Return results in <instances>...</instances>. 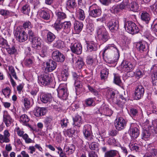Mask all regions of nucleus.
Instances as JSON below:
<instances>
[{
  "instance_id": "nucleus-55",
  "label": "nucleus",
  "mask_w": 157,
  "mask_h": 157,
  "mask_svg": "<svg viewBox=\"0 0 157 157\" xmlns=\"http://www.w3.org/2000/svg\"><path fill=\"white\" fill-rule=\"evenodd\" d=\"M10 140L9 138H8L3 135L0 134V142L1 143H7L10 142Z\"/></svg>"
},
{
  "instance_id": "nucleus-41",
  "label": "nucleus",
  "mask_w": 157,
  "mask_h": 157,
  "mask_svg": "<svg viewBox=\"0 0 157 157\" xmlns=\"http://www.w3.org/2000/svg\"><path fill=\"white\" fill-rule=\"evenodd\" d=\"M66 5L68 8L72 9L75 8L77 4L75 0H67Z\"/></svg>"
},
{
  "instance_id": "nucleus-10",
  "label": "nucleus",
  "mask_w": 157,
  "mask_h": 157,
  "mask_svg": "<svg viewBox=\"0 0 157 157\" xmlns=\"http://www.w3.org/2000/svg\"><path fill=\"white\" fill-rule=\"evenodd\" d=\"M144 93V89L142 86H137L135 89L134 97L136 99L139 100L143 97Z\"/></svg>"
},
{
  "instance_id": "nucleus-63",
  "label": "nucleus",
  "mask_w": 157,
  "mask_h": 157,
  "mask_svg": "<svg viewBox=\"0 0 157 157\" xmlns=\"http://www.w3.org/2000/svg\"><path fill=\"white\" fill-rule=\"evenodd\" d=\"M68 123V120L66 118L61 120L60 123L61 126L63 128L66 127L67 126V124Z\"/></svg>"
},
{
  "instance_id": "nucleus-4",
  "label": "nucleus",
  "mask_w": 157,
  "mask_h": 157,
  "mask_svg": "<svg viewBox=\"0 0 157 157\" xmlns=\"http://www.w3.org/2000/svg\"><path fill=\"white\" fill-rule=\"evenodd\" d=\"M97 33L98 38L103 42H106L109 39L107 32L105 28L101 26L97 30Z\"/></svg>"
},
{
  "instance_id": "nucleus-37",
  "label": "nucleus",
  "mask_w": 157,
  "mask_h": 157,
  "mask_svg": "<svg viewBox=\"0 0 157 157\" xmlns=\"http://www.w3.org/2000/svg\"><path fill=\"white\" fill-rule=\"evenodd\" d=\"M62 27L66 33H69L71 30V24L69 21H66L61 23Z\"/></svg>"
},
{
  "instance_id": "nucleus-28",
  "label": "nucleus",
  "mask_w": 157,
  "mask_h": 157,
  "mask_svg": "<svg viewBox=\"0 0 157 157\" xmlns=\"http://www.w3.org/2000/svg\"><path fill=\"white\" fill-rule=\"evenodd\" d=\"M33 46L34 48H40L41 40L40 38L36 36L33 37L32 41Z\"/></svg>"
},
{
  "instance_id": "nucleus-20",
  "label": "nucleus",
  "mask_w": 157,
  "mask_h": 157,
  "mask_svg": "<svg viewBox=\"0 0 157 157\" xmlns=\"http://www.w3.org/2000/svg\"><path fill=\"white\" fill-rule=\"evenodd\" d=\"M75 146L71 144H65L64 148L63 151L67 154V155H69L73 154L75 150Z\"/></svg>"
},
{
  "instance_id": "nucleus-22",
  "label": "nucleus",
  "mask_w": 157,
  "mask_h": 157,
  "mask_svg": "<svg viewBox=\"0 0 157 157\" xmlns=\"http://www.w3.org/2000/svg\"><path fill=\"white\" fill-rule=\"evenodd\" d=\"M137 49L141 52L146 51L148 48L147 44L145 41H140L137 43Z\"/></svg>"
},
{
  "instance_id": "nucleus-30",
  "label": "nucleus",
  "mask_w": 157,
  "mask_h": 157,
  "mask_svg": "<svg viewBox=\"0 0 157 157\" xmlns=\"http://www.w3.org/2000/svg\"><path fill=\"white\" fill-rule=\"evenodd\" d=\"M46 112V109L43 108L36 107L34 112V115L37 117L44 115Z\"/></svg>"
},
{
  "instance_id": "nucleus-19",
  "label": "nucleus",
  "mask_w": 157,
  "mask_h": 157,
  "mask_svg": "<svg viewBox=\"0 0 157 157\" xmlns=\"http://www.w3.org/2000/svg\"><path fill=\"white\" fill-rule=\"evenodd\" d=\"M108 26L110 31L113 33L116 32L119 28L118 22L115 20H113L109 22Z\"/></svg>"
},
{
  "instance_id": "nucleus-43",
  "label": "nucleus",
  "mask_w": 157,
  "mask_h": 157,
  "mask_svg": "<svg viewBox=\"0 0 157 157\" xmlns=\"http://www.w3.org/2000/svg\"><path fill=\"white\" fill-rule=\"evenodd\" d=\"M48 49V47L46 46H43L40 53V56L42 57L46 56L49 54Z\"/></svg>"
},
{
  "instance_id": "nucleus-11",
  "label": "nucleus",
  "mask_w": 157,
  "mask_h": 157,
  "mask_svg": "<svg viewBox=\"0 0 157 157\" xmlns=\"http://www.w3.org/2000/svg\"><path fill=\"white\" fill-rule=\"evenodd\" d=\"M46 66H45V71L46 73L51 72L54 70L56 68V63L52 59L48 60L46 63Z\"/></svg>"
},
{
  "instance_id": "nucleus-49",
  "label": "nucleus",
  "mask_w": 157,
  "mask_h": 157,
  "mask_svg": "<svg viewBox=\"0 0 157 157\" xmlns=\"http://www.w3.org/2000/svg\"><path fill=\"white\" fill-rule=\"evenodd\" d=\"M84 65V63L82 59L81 58H78L75 63V67L77 69H81Z\"/></svg>"
},
{
  "instance_id": "nucleus-40",
  "label": "nucleus",
  "mask_w": 157,
  "mask_h": 157,
  "mask_svg": "<svg viewBox=\"0 0 157 157\" xmlns=\"http://www.w3.org/2000/svg\"><path fill=\"white\" fill-rule=\"evenodd\" d=\"M21 12L24 14L29 15L30 11V7L29 5L26 4L22 7Z\"/></svg>"
},
{
  "instance_id": "nucleus-57",
  "label": "nucleus",
  "mask_w": 157,
  "mask_h": 157,
  "mask_svg": "<svg viewBox=\"0 0 157 157\" xmlns=\"http://www.w3.org/2000/svg\"><path fill=\"white\" fill-rule=\"evenodd\" d=\"M52 26L57 31L60 30L62 27L61 24H60V22L57 21L52 25Z\"/></svg>"
},
{
  "instance_id": "nucleus-42",
  "label": "nucleus",
  "mask_w": 157,
  "mask_h": 157,
  "mask_svg": "<svg viewBox=\"0 0 157 157\" xmlns=\"http://www.w3.org/2000/svg\"><path fill=\"white\" fill-rule=\"evenodd\" d=\"M0 14L4 17H7L8 16L13 15L14 13L7 10L0 9Z\"/></svg>"
},
{
  "instance_id": "nucleus-59",
  "label": "nucleus",
  "mask_w": 157,
  "mask_h": 157,
  "mask_svg": "<svg viewBox=\"0 0 157 157\" xmlns=\"http://www.w3.org/2000/svg\"><path fill=\"white\" fill-rule=\"evenodd\" d=\"M129 147L131 151H138L139 150V147H138L137 144H129Z\"/></svg>"
},
{
  "instance_id": "nucleus-15",
  "label": "nucleus",
  "mask_w": 157,
  "mask_h": 157,
  "mask_svg": "<svg viewBox=\"0 0 157 157\" xmlns=\"http://www.w3.org/2000/svg\"><path fill=\"white\" fill-rule=\"evenodd\" d=\"M106 97L107 100L110 103L114 102L116 99L114 91L111 89H107L106 90Z\"/></svg>"
},
{
  "instance_id": "nucleus-45",
  "label": "nucleus",
  "mask_w": 157,
  "mask_h": 157,
  "mask_svg": "<svg viewBox=\"0 0 157 157\" xmlns=\"http://www.w3.org/2000/svg\"><path fill=\"white\" fill-rule=\"evenodd\" d=\"M56 13L57 17V21L60 22L61 21L66 18V14L63 12H56Z\"/></svg>"
},
{
  "instance_id": "nucleus-32",
  "label": "nucleus",
  "mask_w": 157,
  "mask_h": 157,
  "mask_svg": "<svg viewBox=\"0 0 157 157\" xmlns=\"http://www.w3.org/2000/svg\"><path fill=\"white\" fill-rule=\"evenodd\" d=\"M29 119L27 115L25 114L20 117V121L23 124L30 127V125L27 123L29 121Z\"/></svg>"
},
{
  "instance_id": "nucleus-25",
  "label": "nucleus",
  "mask_w": 157,
  "mask_h": 157,
  "mask_svg": "<svg viewBox=\"0 0 157 157\" xmlns=\"http://www.w3.org/2000/svg\"><path fill=\"white\" fill-rule=\"evenodd\" d=\"M44 125L47 129H52L53 127V122L50 117H47L44 121Z\"/></svg>"
},
{
  "instance_id": "nucleus-35",
  "label": "nucleus",
  "mask_w": 157,
  "mask_h": 157,
  "mask_svg": "<svg viewBox=\"0 0 157 157\" xmlns=\"http://www.w3.org/2000/svg\"><path fill=\"white\" fill-rule=\"evenodd\" d=\"M86 44L88 51L91 52L97 50V45L96 43L93 42H90L87 43Z\"/></svg>"
},
{
  "instance_id": "nucleus-58",
  "label": "nucleus",
  "mask_w": 157,
  "mask_h": 157,
  "mask_svg": "<svg viewBox=\"0 0 157 157\" xmlns=\"http://www.w3.org/2000/svg\"><path fill=\"white\" fill-rule=\"evenodd\" d=\"M75 132H76V131L74 129H69L65 131L64 134L69 137H71L75 134Z\"/></svg>"
},
{
  "instance_id": "nucleus-36",
  "label": "nucleus",
  "mask_w": 157,
  "mask_h": 157,
  "mask_svg": "<svg viewBox=\"0 0 157 157\" xmlns=\"http://www.w3.org/2000/svg\"><path fill=\"white\" fill-rule=\"evenodd\" d=\"M34 59L32 56H27L24 59V63L27 66H31L34 63Z\"/></svg>"
},
{
  "instance_id": "nucleus-24",
  "label": "nucleus",
  "mask_w": 157,
  "mask_h": 157,
  "mask_svg": "<svg viewBox=\"0 0 157 157\" xmlns=\"http://www.w3.org/2000/svg\"><path fill=\"white\" fill-rule=\"evenodd\" d=\"M3 121L7 126L10 125L13 122V120L6 111L4 112L3 116Z\"/></svg>"
},
{
  "instance_id": "nucleus-31",
  "label": "nucleus",
  "mask_w": 157,
  "mask_h": 157,
  "mask_svg": "<svg viewBox=\"0 0 157 157\" xmlns=\"http://www.w3.org/2000/svg\"><path fill=\"white\" fill-rule=\"evenodd\" d=\"M76 16L78 19L82 21H83L85 17L84 11L79 8L76 10Z\"/></svg>"
},
{
  "instance_id": "nucleus-38",
  "label": "nucleus",
  "mask_w": 157,
  "mask_h": 157,
  "mask_svg": "<svg viewBox=\"0 0 157 157\" xmlns=\"http://www.w3.org/2000/svg\"><path fill=\"white\" fill-rule=\"evenodd\" d=\"M23 102L26 109H29L33 105V100L26 98H24Z\"/></svg>"
},
{
  "instance_id": "nucleus-2",
  "label": "nucleus",
  "mask_w": 157,
  "mask_h": 157,
  "mask_svg": "<svg viewBox=\"0 0 157 157\" xmlns=\"http://www.w3.org/2000/svg\"><path fill=\"white\" fill-rule=\"evenodd\" d=\"M58 96L60 99L66 100L68 96L67 86L65 84L59 85L57 90Z\"/></svg>"
},
{
  "instance_id": "nucleus-5",
  "label": "nucleus",
  "mask_w": 157,
  "mask_h": 157,
  "mask_svg": "<svg viewBox=\"0 0 157 157\" xmlns=\"http://www.w3.org/2000/svg\"><path fill=\"white\" fill-rule=\"evenodd\" d=\"M14 36L17 40L20 42H25L28 39V35L23 30L17 29L15 33Z\"/></svg>"
},
{
  "instance_id": "nucleus-17",
  "label": "nucleus",
  "mask_w": 157,
  "mask_h": 157,
  "mask_svg": "<svg viewBox=\"0 0 157 157\" xmlns=\"http://www.w3.org/2000/svg\"><path fill=\"white\" fill-rule=\"evenodd\" d=\"M83 132L85 136L88 140H91L92 138L91 137V127L90 125L87 124L84 126Z\"/></svg>"
},
{
  "instance_id": "nucleus-7",
  "label": "nucleus",
  "mask_w": 157,
  "mask_h": 157,
  "mask_svg": "<svg viewBox=\"0 0 157 157\" xmlns=\"http://www.w3.org/2000/svg\"><path fill=\"white\" fill-rule=\"evenodd\" d=\"M51 77L48 75H43L38 77V82L40 85L44 86L50 84L52 81Z\"/></svg>"
},
{
  "instance_id": "nucleus-9",
  "label": "nucleus",
  "mask_w": 157,
  "mask_h": 157,
  "mask_svg": "<svg viewBox=\"0 0 157 157\" xmlns=\"http://www.w3.org/2000/svg\"><path fill=\"white\" fill-rule=\"evenodd\" d=\"M137 125L135 123L131 124L128 132L130 136L133 138H136L139 134V132L137 127Z\"/></svg>"
},
{
  "instance_id": "nucleus-14",
  "label": "nucleus",
  "mask_w": 157,
  "mask_h": 157,
  "mask_svg": "<svg viewBox=\"0 0 157 157\" xmlns=\"http://www.w3.org/2000/svg\"><path fill=\"white\" fill-rule=\"evenodd\" d=\"M70 47L71 51L77 54H80L82 52V47L81 44L78 42L71 43Z\"/></svg>"
},
{
  "instance_id": "nucleus-26",
  "label": "nucleus",
  "mask_w": 157,
  "mask_h": 157,
  "mask_svg": "<svg viewBox=\"0 0 157 157\" xmlns=\"http://www.w3.org/2000/svg\"><path fill=\"white\" fill-rule=\"evenodd\" d=\"M74 28L76 33H79L82 30L83 27V23L78 21H75L74 24Z\"/></svg>"
},
{
  "instance_id": "nucleus-44",
  "label": "nucleus",
  "mask_w": 157,
  "mask_h": 157,
  "mask_svg": "<svg viewBox=\"0 0 157 157\" xmlns=\"http://www.w3.org/2000/svg\"><path fill=\"white\" fill-rule=\"evenodd\" d=\"M109 71L108 69L106 68H103L101 70L100 75L102 80H105L107 78L109 73Z\"/></svg>"
},
{
  "instance_id": "nucleus-54",
  "label": "nucleus",
  "mask_w": 157,
  "mask_h": 157,
  "mask_svg": "<svg viewBox=\"0 0 157 157\" xmlns=\"http://www.w3.org/2000/svg\"><path fill=\"white\" fill-rule=\"evenodd\" d=\"M8 44L6 40L3 38H0V45L1 46L2 48L5 49L7 47Z\"/></svg>"
},
{
  "instance_id": "nucleus-52",
  "label": "nucleus",
  "mask_w": 157,
  "mask_h": 157,
  "mask_svg": "<svg viewBox=\"0 0 157 157\" xmlns=\"http://www.w3.org/2000/svg\"><path fill=\"white\" fill-rule=\"evenodd\" d=\"M142 135L143 139H147L149 138L151 135L149 129H143Z\"/></svg>"
},
{
  "instance_id": "nucleus-21",
  "label": "nucleus",
  "mask_w": 157,
  "mask_h": 157,
  "mask_svg": "<svg viewBox=\"0 0 157 157\" xmlns=\"http://www.w3.org/2000/svg\"><path fill=\"white\" fill-rule=\"evenodd\" d=\"M129 4L128 5V8L133 12H137L139 9V5L137 0H129L128 1Z\"/></svg>"
},
{
  "instance_id": "nucleus-16",
  "label": "nucleus",
  "mask_w": 157,
  "mask_h": 157,
  "mask_svg": "<svg viewBox=\"0 0 157 157\" xmlns=\"http://www.w3.org/2000/svg\"><path fill=\"white\" fill-rule=\"evenodd\" d=\"M95 6V5H94L90 6L89 15L95 18L101 15V9L99 8H93L94 6Z\"/></svg>"
},
{
  "instance_id": "nucleus-53",
  "label": "nucleus",
  "mask_w": 157,
  "mask_h": 157,
  "mask_svg": "<svg viewBox=\"0 0 157 157\" xmlns=\"http://www.w3.org/2000/svg\"><path fill=\"white\" fill-rule=\"evenodd\" d=\"M128 0H123V2L120 5H118L120 7V10L124 9L126 7L128 8Z\"/></svg>"
},
{
  "instance_id": "nucleus-23",
  "label": "nucleus",
  "mask_w": 157,
  "mask_h": 157,
  "mask_svg": "<svg viewBox=\"0 0 157 157\" xmlns=\"http://www.w3.org/2000/svg\"><path fill=\"white\" fill-rule=\"evenodd\" d=\"M40 99L44 103H49L52 100V97L51 94H43L41 95Z\"/></svg>"
},
{
  "instance_id": "nucleus-12",
  "label": "nucleus",
  "mask_w": 157,
  "mask_h": 157,
  "mask_svg": "<svg viewBox=\"0 0 157 157\" xmlns=\"http://www.w3.org/2000/svg\"><path fill=\"white\" fill-rule=\"evenodd\" d=\"M135 66V65L132 63L126 61H123L121 65L122 70L127 72L132 71L134 69Z\"/></svg>"
},
{
  "instance_id": "nucleus-33",
  "label": "nucleus",
  "mask_w": 157,
  "mask_h": 157,
  "mask_svg": "<svg viewBox=\"0 0 157 157\" xmlns=\"http://www.w3.org/2000/svg\"><path fill=\"white\" fill-rule=\"evenodd\" d=\"M56 37L54 34L51 32H48L46 35V41L48 44L52 43L56 39Z\"/></svg>"
},
{
  "instance_id": "nucleus-13",
  "label": "nucleus",
  "mask_w": 157,
  "mask_h": 157,
  "mask_svg": "<svg viewBox=\"0 0 157 157\" xmlns=\"http://www.w3.org/2000/svg\"><path fill=\"white\" fill-rule=\"evenodd\" d=\"M15 132H17L18 136L22 137L26 143L28 144L33 142V140L29 137L28 135L26 133L24 134L23 131L20 130L19 127H17L15 128Z\"/></svg>"
},
{
  "instance_id": "nucleus-50",
  "label": "nucleus",
  "mask_w": 157,
  "mask_h": 157,
  "mask_svg": "<svg viewBox=\"0 0 157 157\" xmlns=\"http://www.w3.org/2000/svg\"><path fill=\"white\" fill-rule=\"evenodd\" d=\"M85 102L87 106H94L95 104V101L93 98H89L86 99Z\"/></svg>"
},
{
  "instance_id": "nucleus-3",
  "label": "nucleus",
  "mask_w": 157,
  "mask_h": 157,
  "mask_svg": "<svg viewBox=\"0 0 157 157\" xmlns=\"http://www.w3.org/2000/svg\"><path fill=\"white\" fill-rule=\"evenodd\" d=\"M124 27L126 31L130 33L133 34L139 32L138 28L133 22L128 21L125 22Z\"/></svg>"
},
{
  "instance_id": "nucleus-8",
  "label": "nucleus",
  "mask_w": 157,
  "mask_h": 157,
  "mask_svg": "<svg viewBox=\"0 0 157 157\" xmlns=\"http://www.w3.org/2000/svg\"><path fill=\"white\" fill-rule=\"evenodd\" d=\"M52 57L55 61L63 62L65 60L64 55L58 50L53 51L52 54Z\"/></svg>"
},
{
  "instance_id": "nucleus-34",
  "label": "nucleus",
  "mask_w": 157,
  "mask_h": 157,
  "mask_svg": "<svg viewBox=\"0 0 157 157\" xmlns=\"http://www.w3.org/2000/svg\"><path fill=\"white\" fill-rule=\"evenodd\" d=\"M140 17L141 20L146 23H148L150 20V15L145 11H143L141 13Z\"/></svg>"
},
{
  "instance_id": "nucleus-39",
  "label": "nucleus",
  "mask_w": 157,
  "mask_h": 157,
  "mask_svg": "<svg viewBox=\"0 0 157 157\" xmlns=\"http://www.w3.org/2000/svg\"><path fill=\"white\" fill-rule=\"evenodd\" d=\"M5 49L6 50L8 54L10 55H13L15 56L18 54L17 50L13 46L10 48L8 45L7 46V47Z\"/></svg>"
},
{
  "instance_id": "nucleus-61",
  "label": "nucleus",
  "mask_w": 157,
  "mask_h": 157,
  "mask_svg": "<svg viewBox=\"0 0 157 157\" xmlns=\"http://www.w3.org/2000/svg\"><path fill=\"white\" fill-rule=\"evenodd\" d=\"M89 90L95 96H98V92L96 90L94 89L93 87L90 85L87 86Z\"/></svg>"
},
{
  "instance_id": "nucleus-46",
  "label": "nucleus",
  "mask_w": 157,
  "mask_h": 157,
  "mask_svg": "<svg viewBox=\"0 0 157 157\" xmlns=\"http://www.w3.org/2000/svg\"><path fill=\"white\" fill-rule=\"evenodd\" d=\"M40 16L46 20H48L50 18V15L48 12L44 10H41L40 13Z\"/></svg>"
},
{
  "instance_id": "nucleus-64",
  "label": "nucleus",
  "mask_w": 157,
  "mask_h": 157,
  "mask_svg": "<svg viewBox=\"0 0 157 157\" xmlns=\"http://www.w3.org/2000/svg\"><path fill=\"white\" fill-rule=\"evenodd\" d=\"M114 81L115 83L117 85H119L121 82V81L120 77L114 74Z\"/></svg>"
},
{
  "instance_id": "nucleus-56",
  "label": "nucleus",
  "mask_w": 157,
  "mask_h": 157,
  "mask_svg": "<svg viewBox=\"0 0 157 157\" xmlns=\"http://www.w3.org/2000/svg\"><path fill=\"white\" fill-rule=\"evenodd\" d=\"M119 7L118 5H115L111 8L110 11L112 13H117L120 10Z\"/></svg>"
},
{
  "instance_id": "nucleus-48",
  "label": "nucleus",
  "mask_w": 157,
  "mask_h": 157,
  "mask_svg": "<svg viewBox=\"0 0 157 157\" xmlns=\"http://www.w3.org/2000/svg\"><path fill=\"white\" fill-rule=\"evenodd\" d=\"M2 92L6 98H9L11 93V90L9 87H6L2 89Z\"/></svg>"
},
{
  "instance_id": "nucleus-47",
  "label": "nucleus",
  "mask_w": 157,
  "mask_h": 157,
  "mask_svg": "<svg viewBox=\"0 0 157 157\" xmlns=\"http://www.w3.org/2000/svg\"><path fill=\"white\" fill-rule=\"evenodd\" d=\"M64 43L62 41L58 40L55 42L53 47L57 48H61L63 47Z\"/></svg>"
},
{
  "instance_id": "nucleus-29",
  "label": "nucleus",
  "mask_w": 157,
  "mask_h": 157,
  "mask_svg": "<svg viewBox=\"0 0 157 157\" xmlns=\"http://www.w3.org/2000/svg\"><path fill=\"white\" fill-rule=\"evenodd\" d=\"M73 125L79 128L82 125V121L81 117L78 115H77L73 118Z\"/></svg>"
},
{
  "instance_id": "nucleus-6",
  "label": "nucleus",
  "mask_w": 157,
  "mask_h": 157,
  "mask_svg": "<svg viewBox=\"0 0 157 157\" xmlns=\"http://www.w3.org/2000/svg\"><path fill=\"white\" fill-rule=\"evenodd\" d=\"M126 120L121 117L117 118L114 122L115 127L118 130H121L124 129L126 127Z\"/></svg>"
},
{
  "instance_id": "nucleus-18",
  "label": "nucleus",
  "mask_w": 157,
  "mask_h": 157,
  "mask_svg": "<svg viewBox=\"0 0 157 157\" xmlns=\"http://www.w3.org/2000/svg\"><path fill=\"white\" fill-rule=\"evenodd\" d=\"M99 111L101 114L106 116H111L113 113V111L109 109L108 105H102Z\"/></svg>"
},
{
  "instance_id": "nucleus-60",
  "label": "nucleus",
  "mask_w": 157,
  "mask_h": 157,
  "mask_svg": "<svg viewBox=\"0 0 157 157\" xmlns=\"http://www.w3.org/2000/svg\"><path fill=\"white\" fill-rule=\"evenodd\" d=\"M68 73L67 71H63L61 74V77L62 78V80L64 81L66 80L68 76Z\"/></svg>"
},
{
  "instance_id": "nucleus-27",
  "label": "nucleus",
  "mask_w": 157,
  "mask_h": 157,
  "mask_svg": "<svg viewBox=\"0 0 157 157\" xmlns=\"http://www.w3.org/2000/svg\"><path fill=\"white\" fill-rule=\"evenodd\" d=\"M147 149L148 152L143 157H152V156L156 155L157 154L156 149L153 147L151 148L150 146H148Z\"/></svg>"
},
{
  "instance_id": "nucleus-1",
  "label": "nucleus",
  "mask_w": 157,
  "mask_h": 157,
  "mask_svg": "<svg viewBox=\"0 0 157 157\" xmlns=\"http://www.w3.org/2000/svg\"><path fill=\"white\" fill-rule=\"evenodd\" d=\"M112 51H114L116 53V55L114 57L115 59L114 60L116 61L119 59L120 56L119 51L116 46L113 44H109L107 45L105 47L102 53V56L105 62L109 63V61L106 59V58L105 57V55L110 53H111Z\"/></svg>"
},
{
  "instance_id": "nucleus-62",
  "label": "nucleus",
  "mask_w": 157,
  "mask_h": 157,
  "mask_svg": "<svg viewBox=\"0 0 157 157\" xmlns=\"http://www.w3.org/2000/svg\"><path fill=\"white\" fill-rule=\"evenodd\" d=\"M114 101V102L112 103L117 105L120 107H122L124 104V101H122L120 100H118L116 99Z\"/></svg>"
},
{
  "instance_id": "nucleus-51",
  "label": "nucleus",
  "mask_w": 157,
  "mask_h": 157,
  "mask_svg": "<svg viewBox=\"0 0 157 157\" xmlns=\"http://www.w3.org/2000/svg\"><path fill=\"white\" fill-rule=\"evenodd\" d=\"M117 151L116 150H110L105 152L104 157H114L116 155Z\"/></svg>"
}]
</instances>
